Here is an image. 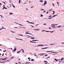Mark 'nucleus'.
I'll return each mask as SVG.
<instances>
[{"label": "nucleus", "instance_id": "obj_58", "mask_svg": "<svg viewBox=\"0 0 64 64\" xmlns=\"http://www.w3.org/2000/svg\"><path fill=\"white\" fill-rule=\"evenodd\" d=\"M19 52H17V53H18Z\"/></svg>", "mask_w": 64, "mask_h": 64}, {"label": "nucleus", "instance_id": "obj_63", "mask_svg": "<svg viewBox=\"0 0 64 64\" xmlns=\"http://www.w3.org/2000/svg\"><path fill=\"white\" fill-rule=\"evenodd\" d=\"M44 31H45V30H42V31L44 32Z\"/></svg>", "mask_w": 64, "mask_h": 64}, {"label": "nucleus", "instance_id": "obj_60", "mask_svg": "<svg viewBox=\"0 0 64 64\" xmlns=\"http://www.w3.org/2000/svg\"><path fill=\"white\" fill-rule=\"evenodd\" d=\"M51 32V33H52V32H53V31H52V32Z\"/></svg>", "mask_w": 64, "mask_h": 64}, {"label": "nucleus", "instance_id": "obj_25", "mask_svg": "<svg viewBox=\"0 0 64 64\" xmlns=\"http://www.w3.org/2000/svg\"><path fill=\"white\" fill-rule=\"evenodd\" d=\"M44 62H48H48H47L46 61H44Z\"/></svg>", "mask_w": 64, "mask_h": 64}, {"label": "nucleus", "instance_id": "obj_47", "mask_svg": "<svg viewBox=\"0 0 64 64\" xmlns=\"http://www.w3.org/2000/svg\"><path fill=\"white\" fill-rule=\"evenodd\" d=\"M30 24H32V22H30L29 23Z\"/></svg>", "mask_w": 64, "mask_h": 64}, {"label": "nucleus", "instance_id": "obj_6", "mask_svg": "<svg viewBox=\"0 0 64 64\" xmlns=\"http://www.w3.org/2000/svg\"><path fill=\"white\" fill-rule=\"evenodd\" d=\"M26 34H30V33H28L27 32H26L25 33Z\"/></svg>", "mask_w": 64, "mask_h": 64}, {"label": "nucleus", "instance_id": "obj_54", "mask_svg": "<svg viewBox=\"0 0 64 64\" xmlns=\"http://www.w3.org/2000/svg\"><path fill=\"white\" fill-rule=\"evenodd\" d=\"M3 3H4V4H5V2H3Z\"/></svg>", "mask_w": 64, "mask_h": 64}, {"label": "nucleus", "instance_id": "obj_19", "mask_svg": "<svg viewBox=\"0 0 64 64\" xmlns=\"http://www.w3.org/2000/svg\"><path fill=\"white\" fill-rule=\"evenodd\" d=\"M34 56H36V54H35L34 53Z\"/></svg>", "mask_w": 64, "mask_h": 64}, {"label": "nucleus", "instance_id": "obj_5", "mask_svg": "<svg viewBox=\"0 0 64 64\" xmlns=\"http://www.w3.org/2000/svg\"><path fill=\"white\" fill-rule=\"evenodd\" d=\"M44 3H45L46 4H47V2L46 1H45V2Z\"/></svg>", "mask_w": 64, "mask_h": 64}, {"label": "nucleus", "instance_id": "obj_35", "mask_svg": "<svg viewBox=\"0 0 64 64\" xmlns=\"http://www.w3.org/2000/svg\"><path fill=\"white\" fill-rule=\"evenodd\" d=\"M48 17H52V16H48Z\"/></svg>", "mask_w": 64, "mask_h": 64}, {"label": "nucleus", "instance_id": "obj_38", "mask_svg": "<svg viewBox=\"0 0 64 64\" xmlns=\"http://www.w3.org/2000/svg\"><path fill=\"white\" fill-rule=\"evenodd\" d=\"M4 8L6 9H7V8H6L5 7H4Z\"/></svg>", "mask_w": 64, "mask_h": 64}, {"label": "nucleus", "instance_id": "obj_37", "mask_svg": "<svg viewBox=\"0 0 64 64\" xmlns=\"http://www.w3.org/2000/svg\"><path fill=\"white\" fill-rule=\"evenodd\" d=\"M16 39H17V40H19L20 39H18V38H16Z\"/></svg>", "mask_w": 64, "mask_h": 64}, {"label": "nucleus", "instance_id": "obj_52", "mask_svg": "<svg viewBox=\"0 0 64 64\" xmlns=\"http://www.w3.org/2000/svg\"><path fill=\"white\" fill-rule=\"evenodd\" d=\"M30 42H31V43H32V41H30Z\"/></svg>", "mask_w": 64, "mask_h": 64}, {"label": "nucleus", "instance_id": "obj_12", "mask_svg": "<svg viewBox=\"0 0 64 64\" xmlns=\"http://www.w3.org/2000/svg\"><path fill=\"white\" fill-rule=\"evenodd\" d=\"M54 60H55V61H58V60H56V58H55L54 59Z\"/></svg>", "mask_w": 64, "mask_h": 64}, {"label": "nucleus", "instance_id": "obj_20", "mask_svg": "<svg viewBox=\"0 0 64 64\" xmlns=\"http://www.w3.org/2000/svg\"><path fill=\"white\" fill-rule=\"evenodd\" d=\"M21 1V0H19V3L20 4V2Z\"/></svg>", "mask_w": 64, "mask_h": 64}, {"label": "nucleus", "instance_id": "obj_55", "mask_svg": "<svg viewBox=\"0 0 64 64\" xmlns=\"http://www.w3.org/2000/svg\"><path fill=\"white\" fill-rule=\"evenodd\" d=\"M3 8H4V9H5V7H4V6Z\"/></svg>", "mask_w": 64, "mask_h": 64}, {"label": "nucleus", "instance_id": "obj_21", "mask_svg": "<svg viewBox=\"0 0 64 64\" xmlns=\"http://www.w3.org/2000/svg\"><path fill=\"white\" fill-rule=\"evenodd\" d=\"M42 54V55H44V54Z\"/></svg>", "mask_w": 64, "mask_h": 64}, {"label": "nucleus", "instance_id": "obj_45", "mask_svg": "<svg viewBox=\"0 0 64 64\" xmlns=\"http://www.w3.org/2000/svg\"><path fill=\"white\" fill-rule=\"evenodd\" d=\"M28 59H30V58H28Z\"/></svg>", "mask_w": 64, "mask_h": 64}, {"label": "nucleus", "instance_id": "obj_8", "mask_svg": "<svg viewBox=\"0 0 64 64\" xmlns=\"http://www.w3.org/2000/svg\"><path fill=\"white\" fill-rule=\"evenodd\" d=\"M26 64H29V63H30V64H31V63H30V62H26Z\"/></svg>", "mask_w": 64, "mask_h": 64}, {"label": "nucleus", "instance_id": "obj_49", "mask_svg": "<svg viewBox=\"0 0 64 64\" xmlns=\"http://www.w3.org/2000/svg\"><path fill=\"white\" fill-rule=\"evenodd\" d=\"M52 4V5H53V6H54V4Z\"/></svg>", "mask_w": 64, "mask_h": 64}, {"label": "nucleus", "instance_id": "obj_4", "mask_svg": "<svg viewBox=\"0 0 64 64\" xmlns=\"http://www.w3.org/2000/svg\"><path fill=\"white\" fill-rule=\"evenodd\" d=\"M16 48H14V50L13 51H14H14H16Z\"/></svg>", "mask_w": 64, "mask_h": 64}, {"label": "nucleus", "instance_id": "obj_13", "mask_svg": "<svg viewBox=\"0 0 64 64\" xmlns=\"http://www.w3.org/2000/svg\"><path fill=\"white\" fill-rule=\"evenodd\" d=\"M19 27H20V28H24L25 29H26V28H25V27H21L19 26Z\"/></svg>", "mask_w": 64, "mask_h": 64}, {"label": "nucleus", "instance_id": "obj_44", "mask_svg": "<svg viewBox=\"0 0 64 64\" xmlns=\"http://www.w3.org/2000/svg\"><path fill=\"white\" fill-rule=\"evenodd\" d=\"M53 11L54 12V13H53L54 14L55 13V12H54V11Z\"/></svg>", "mask_w": 64, "mask_h": 64}, {"label": "nucleus", "instance_id": "obj_57", "mask_svg": "<svg viewBox=\"0 0 64 64\" xmlns=\"http://www.w3.org/2000/svg\"><path fill=\"white\" fill-rule=\"evenodd\" d=\"M31 38L32 39H33V38Z\"/></svg>", "mask_w": 64, "mask_h": 64}, {"label": "nucleus", "instance_id": "obj_33", "mask_svg": "<svg viewBox=\"0 0 64 64\" xmlns=\"http://www.w3.org/2000/svg\"><path fill=\"white\" fill-rule=\"evenodd\" d=\"M4 54L3 53V54H2V56H4Z\"/></svg>", "mask_w": 64, "mask_h": 64}, {"label": "nucleus", "instance_id": "obj_14", "mask_svg": "<svg viewBox=\"0 0 64 64\" xmlns=\"http://www.w3.org/2000/svg\"><path fill=\"white\" fill-rule=\"evenodd\" d=\"M21 50H22V52H23V53H24V50H22V49H21Z\"/></svg>", "mask_w": 64, "mask_h": 64}, {"label": "nucleus", "instance_id": "obj_32", "mask_svg": "<svg viewBox=\"0 0 64 64\" xmlns=\"http://www.w3.org/2000/svg\"><path fill=\"white\" fill-rule=\"evenodd\" d=\"M55 27H56L55 26H54L53 27V28H55Z\"/></svg>", "mask_w": 64, "mask_h": 64}, {"label": "nucleus", "instance_id": "obj_24", "mask_svg": "<svg viewBox=\"0 0 64 64\" xmlns=\"http://www.w3.org/2000/svg\"><path fill=\"white\" fill-rule=\"evenodd\" d=\"M57 27H61V26H57Z\"/></svg>", "mask_w": 64, "mask_h": 64}, {"label": "nucleus", "instance_id": "obj_2", "mask_svg": "<svg viewBox=\"0 0 64 64\" xmlns=\"http://www.w3.org/2000/svg\"><path fill=\"white\" fill-rule=\"evenodd\" d=\"M32 41H38V40H32Z\"/></svg>", "mask_w": 64, "mask_h": 64}, {"label": "nucleus", "instance_id": "obj_28", "mask_svg": "<svg viewBox=\"0 0 64 64\" xmlns=\"http://www.w3.org/2000/svg\"><path fill=\"white\" fill-rule=\"evenodd\" d=\"M0 62V63H4V62Z\"/></svg>", "mask_w": 64, "mask_h": 64}, {"label": "nucleus", "instance_id": "obj_43", "mask_svg": "<svg viewBox=\"0 0 64 64\" xmlns=\"http://www.w3.org/2000/svg\"><path fill=\"white\" fill-rule=\"evenodd\" d=\"M46 12V11L45 10L43 12V13H44V12Z\"/></svg>", "mask_w": 64, "mask_h": 64}, {"label": "nucleus", "instance_id": "obj_10", "mask_svg": "<svg viewBox=\"0 0 64 64\" xmlns=\"http://www.w3.org/2000/svg\"><path fill=\"white\" fill-rule=\"evenodd\" d=\"M57 15H54V16H52V17H55V16H57Z\"/></svg>", "mask_w": 64, "mask_h": 64}, {"label": "nucleus", "instance_id": "obj_62", "mask_svg": "<svg viewBox=\"0 0 64 64\" xmlns=\"http://www.w3.org/2000/svg\"><path fill=\"white\" fill-rule=\"evenodd\" d=\"M20 35L21 36H23V35H22V34H20Z\"/></svg>", "mask_w": 64, "mask_h": 64}, {"label": "nucleus", "instance_id": "obj_53", "mask_svg": "<svg viewBox=\"0 0 64 64\" xmlns=\"http://www.w3.org/2000/svg\"><path fill=\"white\" fill-rule=\"evenodd\" d=\"M18 62L19 63H20V64H21V62Z\"/></svg>", "mask_w": 64, "mask_h": 64}, {"label": "nucleus", "instance_id": "obj_34", "mask_svg": "<svg viewBox=\"0 0 64 64\" xmlns=\"http://www.w3.org/2000/svg\"><path fill=\"white\" fill-rule=\"evenodd\" d=\"M48 57H47L45 59H48Z\"/></svg>", "mask_w": 64, "mask_h": 64}, {"label": "nucleus", "instance_id": "obj_50", "mask_svg": "<svg viewBox=\"0 0 64 64\" xmlns=\"http://www.w3.org/2000/svg\"><path fill=\"white\" fill-rule=\"evenodd\" d=\"M47 56V54H46V55L45 56Z\"/></svg>", "mask_w": 64, "mask_h": 64}, {"label": "nucleus", "instance_id": "obj_23", "mask_svg": "<svg viewBox=\"0 0 64 64\" xmlns=\"http://www.w3.org/2000/svg\"><path fill=\"white\" fill-rule=\"evenodd\" d=\"M12 6H13V7L14 8H15V6H14L13 5H12Z\"/></svg>", "mask_w": 64, "mask_h": 64}, {"label": "nucleus", "instance_id": "obj_42", "mask_svg": "<svg viewBox=\"0 0 64 64\" xmlns=\"http://www.w3.org/2000/svg\"><path fill=\"white\" fill-rule=\"evenodd\" d=\"M46 14H48V12H46Z\"/></svg>", "mask_w": 64, "mask_h": 64}, {"label": "nucleus", "instance_id": "obj_9", "mask_svg": "<svg viewBox=\"0 0 64 64\" xmlns=\"http://www.w3.org/2000/svg\"><path fill=\"white\" fill-rule=\"evenodd\" d=\"M64 59V58H62L61 59V61H62Z\"/></svg>", "mask_w": 64, "mask_h": 64}, {"label": "nucleus", "instance_id": "obj_3", "mask_svg": "<svg viewBox=\"0 0 64 64\" xmlns=\"http://www.w3.org/2000/svg\"><path fill=\"white\" fill-rule=\"evenodd\" d=\"M58 25V24H52L51 25H52V26H54V25Z\"/></svg>", "mask_w": 64, "mask_h": 64}, {"label": "nucleus", "instance_id": "obj_36", "mask_svg": "<svg viewBox=\"0 0 64 64\" xmlns=\"http://www.w3.org/2000/svg\"><path fill=\"white\" fill-rule=\"evenodd\" d=\"M27 22H28V23H30V22H29L28 21H27Z\"/></svg>", "mask_w": 64, "mask_h": 64}, {"label": "nucleus", "instance_id": "obj_64", "mask_svg": "<svg viewBox=\"0 0 64 64\" xmlns=\"http://www.w3.org/2000/svg\"><path fill=\"white\" fill-rule=\"evenodd\" d=\"M60 62H61V60L60 61H59Z\"/></svg>", "mask_w": 64, "mask_h": 64}, {"label": "nucleus", "instance_id": "obj_15", "mask_svg": "<svg viewBox=\"0 0 64 64\" xmlns=\"http://www.w3.org/2000/svg\"><path fill=\"white\" fill-rule=\"evenodd\" d=\"M46 32H51V31H47L46 30Z\"/></svg>", "mask_w": 64, "mask_h": 64}, {"label": "nucleus", "instance_id": "obj_7", "mask_svg": "<svg viewBox=\"0 0 64 64\" xmlns=\"http://www.w3.org/2000/svg\"><path fill=\"white\" fill-rule=\"evenodd\" d=\"M49 53H50V54H51V53H56V52H52L51 53L49 52Z\"/></svg>", "mask_w": 64, "mask_h": 64}, {"label": "nucleus", "instance_id": "obj_11", "mask_svg": "<svg viewBox=\"0 0 64 64\" xmlns=\"http://www.w3.org/2000/svg\"><path fill=\"white\" fill-rule=\"evenodd\" d=\"M32 61H34V59H32L31 60Z\"/></svg>", "mask_w": 64, "mask_h": 64}, {"label": "nucleus", "instance_id": "obj_48", "mask_svg": "<svg viewBox=\"0 0 64 64\" xmlns=\"http://www.w3.org/2000/svg\"><path fill=\"white\" fill-rule=\"evenodd\" d=\"M48 58H50V56H48Z\"/></svg>", "mask_w": 64, "mask_h": 64}, {"label": "nucleus", "instance_id": "obj_31", "mask_svg": "<svg viewBox=\"0 0 64 64\" xmlns=\"http://www.w3.org/2000/svg\"><path fill=\"white\" fill-rule=\"evenodd\" d=\"M19 25H20V26H22V25L20 24H19Z\"/></svg>", "mask_w": 64, "mask_h": 64}, {"label": "nucleus", "instance_id": "obj_27", "mask_svg": "<svg viewBox=\"0 0 64 64\" xmlns=\"http://www.w3.org/2000/svg\"><path fill=\"white\" fill-rule=\"evenodd\" d=\"M6 50H4L3 51L4 52H6Z\"/></svg>", "mask_w": 64, "mask_h": 64}, {"label": "nucleus", "instance_id": "obj_26", "mask_svg": "<svg viewBox=\"0 0 64 64\" xmlns=\"http://www.w3.org/2000/svg\"><path fill=\"white\" fill-rule=\"evenodd\" d=\"M14 58V56H12L11 58V59H12V58Z\"/></svg>", "mask_w": 64, "mask_h": 64}, {"label": "nucleus", "instance_id": "obj_61", "mask_svg": "<svg viewBox=\"0 0 64 64\" xmlns=\"http://www.w3.org/2000/svg\"><path fill=\"white\" fill-rule=\"evenodd\" d=\"M49 29H51V28L49 27Z\"/></svg>", "mask_w": 64, "mask_h": 64}, {"label": "nucleus", "instance_id": "obj_40", "mask_svg": "<svg viewBox=\"0 0 64 64\" xmlns=\"http://www.w3.org/2000/svg\"><path fill=\"white\" fill-rule=\"evenodd\" d=\"M45 4H45V3H44V5H45Z\"/></svg>", "mask_w": 64, "mask_h": 64}, {"label": "nucleus", "instance_id": "obj_41", "mask_svg": "<svg viewBox=\"0 0 64 64\" xmlns=\"http://www.w3.org/2000/svg\"><path fill=\"white\" fill-rule=\"evenodd\" d=\"M32 26V27H34V26Z\"/></svg>", "mask_w": 64, "mask_h": 64}, {"label": "nucleus", "instance_id": "obj_39", "mask_svg": "<svg viewBox=\"0 0 64 64\" xmlns=\"http://www.w3.org/2000/svg\"><path fill=\"white\" fill-rule=\"evenodd\" d=\"M33 7H34V6H32L31 7V8H33Z\"/></svg>", "mask_w": 64, "mask_h": 64}, {"label": "nucleus", "instance_id": "obj_18", "mask_svg": "<svg viewBox=\"0 0 64 64\" xmlns=\"http://www.w3.org/2000/svg\"><path fill=\"white\" fill-rule=\"evenodd\" d=\"M44 46V45H40V46Z\"/></svg>", "mask_w": 64, "mask_h": 64}, {"label": "nucleus", "instance_id": "obj_16", "mask_svg": "<svg viewBox=\"0 0 64 64\" xmlns=\"http://www.w3.org/2000/svg\"><path fill=\"white\" fill-rule=\"evenodd\" d=\"M52 18H48L49 19H52Z\"/></svg>", "mask_w": 64, "mask_h": 64}, {"label": "nucleus", "instance_id": "obj_59", "mask_svg": "<svg viewBox=\"0 0 64 64\" xmlns=\"http://www.w3.org/2000/svg\"><path fill=\"white\" fill-rule=\"evenodd\" d=\"M36 30H39L36 29Z\"/></svg>", "mask_w": 64, "mask_h": 64}, {"label": "nucleus", "instance_id": "obj_56", "mask_svg": "<svg viewBox=\"0 0 64 64\" xmlns=\"http://www.w3.org/2000/svg\"><path fill=\"white\" fill-rule=\"evenodd\" d=\"M10 14H12V13H10Z\"/></svg>", "mask_w": 64, "mask_h": 64}, {"label": "nucleus", "instance_id": "obj_30", "mask_svg": "<svg viewBox=\"0 0 64 64\" xmlns=\"http://www.w3.org/2000/svg\"><path fill=\"white\" fill-rule=\"evenodd\" d=\"M47 48H48L47 47H46L44 48V49H47Z\"/></svg>", "mask_w": 64, "mask_h": 64}, {"label": "nucleus", "instance_id": "obj_46", "mask_svg": "<svg viewBox=\"0 0 64 64\" xmlns=\"http://www.w3.org/2000/svg\"><path fill=\"white\" fill-rule=\"evenodd\" d=\"M44 25H46V24H44Z\"/></svg>", "mask_w": 64, "mask_h": 64}, {"label": "nucleus", "instance_id": "obj_29", "mask_svg": "<svg viewBox=\"0 0 64 64\" xmlns=\"http://www.w3.org/2000/svg\"><path fill=\"white\" fill-rule=\"evenodd\" d=\"M40 1L41 2H43V0H40Z\"/></svg>", "mask_w": 64, "mask_h": 64}, {"label": "nucleus", "instance_id": "obj_51", "mask_svg": "<svg viewBox=\"0 0 64 64\" xmlns=\"http://www.w3.org/2000/svg\"><path fill=\"white\" fill-rule=\"evenodd\" d=\"M14 28H17V27H14Z\"/></svg>", "mask_w": 64, "mask_h": 64}, {"label": "nucleus", "instance_id": "obj_22", "mask_svg": "<svg viewBox=\"0 0 64 64\" xmlns=\"http://www.w3.org/2000/svg\"><path fill=\"white\" fill-rule=\"evenodd\" d=\"M43 16L42 14H41L40 17H43Z\"/></svg>", "mask_w": 64, "mask_h": 64}, {"label": "nucleus", "instance_id": "obj_1", "mask_svg": "<svg viewBox=\"0 0 64 64\" xmlns=\"http://www.w3.org/2000/svg\"><path fill=\"white\" fill-rule=\"evenodd\" d=\"M7 59V58H2V60H6Z\"/></svg>", "mask_w": 64, "mask_h": 64}, {"label": "nucleus", "instance_id": "obj_17", "mask_svg": "<svg viewBox=\"0 0 64 64\" xmlns=\"http://www.w3.org/2000/svg\"><path fill=\"white\" fill-rule=\"evenodd\" d=\"M53 51H47L46 52H52Z\"/></svg>", "mask_w": 64, "mask_h": 64}]
</instances>
